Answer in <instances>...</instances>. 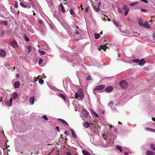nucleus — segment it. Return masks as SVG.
Returning a JSON list of instances; mask_svg holds the SVG:
<instances>
[{"label":"nucleus","instance_id":"a878e982","mask_svg":"<svg viewBox=\"0 0 155 155\" xmlns=\"http://www.w3.org/2000/svg\"><path fill=\"white\" fill-rule=\"evenodd\" d=\"M95 38L96 39H98L101 36V35L99 34L98 33H95Z\"/></svg>","mask_w":155,"mask_h":155},{"label":"nucleus","instance_id":"5701e85b","mask_svg":"<svg viewBox=\"0 0 155 155\" xmlns=\"http://www.w3.org/2000/svg\"><path fill=\"white\" fill-rule=\"evenodd\" d=\"M58 120L62 122L64 124H65L67 126H69L68 124L64 120L61 119H58Z\"/></svg>","mask_w":155,"mask_h":155},{"label":"nucleus","instance_id":"b1692460","mask_svg":"<svg viewBox=\"0 0 155 155\" xmlns=\"http://www.w3.org/2000/svg\"><path fill=\"white\" fill-rule=\"evenodd\" d=\"M82 152L83 153L84 155H91L90 153L86 150H82Z\"/></svg>","mask_w":155,"mask_h":155},{"label":"nucleus","instance_id":"7c9ffc66","mask_svg":"<svg viewBox=\"0 0 155 155\" xmlns=\"http://www.w3.org/2000/svg\"><path fill=\"white\" fill-rule=\"evenodd\" d=\"M69 11L70 12V13L71 15H75L74 10L72 9H71L69 10Z\"/></svg>","mask_w":155,"mask_h":155},{"label":"nucleus","instance_id":"c9c22d12","mask_svg":"<svg viewBox=\"0 0 155 155\" xmlns=\"http://www.w3.org/2000/svg\"><path fill=\"white\" fill-rule=\"evenodd\" d=\"M39 53L42 55H44L45 54V51H39Z\"/></svg>","mask_w":155,"mask_h":155},{"label":"nucleus","instance_id":"0e129e2a","mask_svg":"<svg viewBox=\"0 0 155 155\" xmlns=\"http://www.w3.org/2000/svg\"><path fill=\"white\" fill-rule=\"evenodd\" d=\"M118 124H122V123L121 122H120V121L118 122Z\"/></svg>","mask_w":155,"mask_h":155},{"label":"nucleus","instance_id":"4d7b16f0","mask_svg":"<svg viewBox=\"0 0 155 155\" xmlns=\"http://www.w3.org/2000/svg\"><path fill=\"white\" fill-rule=\"evenodd\" d=\"M154 145L153 144H151L150 145V146H151V148H153V147H154Z\"/></svg>","mask_w":155,"mask_h":155},{"label":"nucleus","instance_id":"6e6552de","mask_svg":"<svg viewBox=\"0 0 155 155\" xmlns=\"http://www.w3.org/2000/svg\"><path fill=\"white\" fill-rule=\"evenodd\" d=\"M12 98L11 97L9 101H6V103L8 106L11 107L12 106Z\"/></svg>","mask_w":155,"mask_h":155},{"label":"nucleus","instance_id":"9d476101","mask_svg":"<svg viewBox=\"0 0 155 155\" xmlns=\"http://www.w3.org/2000/svg\"><path fill=\"white\" fill-rule=\"evenodd\" d=\"M20 83L19 81H16L14 83V86L15 88H18L19 87Z\"/></svg>","mask_w":155,"mask_h":155},{"label":"nucleus","instance_id":"338daca9","mask_svg":"<svg viewBox=\"0 0 155 155\" xmlns=\"http://www.w3.org/2000/svg\"><path fill=\"white\" fill-rule=\"evenodd\" d=\"M76 28H77L78 29H79V27L78 26H76Z\"/></svg>","mask_w":155,"mask_h":155},{"label":"nucleus","instance_id":"20e7f679","mask_svg":"<svg viewBox=\"0 0 155 155\" xmlns=\"http://www.w3.org/2000/svg\"><path fill=\"white\" fill-rule=\"evenodd\" d=\"M105 87L104 85H100L96 87L95 89L93 90V93L95 94L96 90H101Z\"/></svg>","mask_w":155,"mask_h":155},{"label":"nucleus","instance_id":"680f3d73","mask_svg":"<svg viewBox=\"0 0 155 155\" xmlns=\"http://www.w3.org/2000/svg\"><path fill=\"white\" fill-rule=\"evenodd\" d=\"M32 12H33V15H36V14H35V12L34 11H33Z\"/></svg>","mask_w":155,"mask_h":155},{"label":"nucleus","instance_id":"9b49d317","mask_svg":"<svg viewBox=\"0 0 155 155\" xmlns=\"http://www.w3.org/2000/svg\"><path fill=\"white\" fill-rule=\"evenodd\" d=\"M113 23L114 25L118 28H119L121 26L120 22L118 21H117L115 20H114Z\"/></svg>","mask_w":155,"mask_h":155},{"label":"nucleus","instance_id":"c756f323","mask_svg":"<svg viewBox=\"0 0 155 155\" xmlns=\"http://www.w3.org/2000/svg\"><path fill=\"white\" fill-rule=\"evenodd\" d=\"M116 148L120 152H122V149L121 147L120 146L117 145L116 147Z\"/></svg>","mask_w":155,"mask_h":155},{"label":"nucleus","instance_id":"a18cd8bd","mask_svg":"<svg viewBox=\"0 0 155 155\" xmlns=\"http://www.w3.org/2000/svg\"><path fill=\"white\" fill-rule=\"evenodd\" d=\"M74 33L75 35H78L79 34V31L77 30L76 29L75 30V31L74 32Z\"/></svg>","mask_w":155,"mask_h":155},{"label":"nucleus","instance_id":"2eb2a0df","mask_svg":"<svg viewBox=\"0 0 155 155\" xmlns=\"http://www.w3.org/2000/svg\"><path fill=\"white\" fill-rule=\"evenodd\" d=\"M108 106L112 109H115V107L114 106V103L113 101H110L108 104Z\"/></svg>","mask_w":155,"mask_h":155},{"label":"nucleus","instance_id":"aec40b11","mask_svg":"<svg viewBox=\"0 0 155 155\" xmlns=\"http://www.w3.org/2000/svg\"><path fill=\"white\" fill-rule=\"evenodd\" d=\"M71 134L72 136L75 138H76L77 137V135L75 133V132L73 130L71 129Z\"/></svg>","mask_w":155,"mask_h":155},{"label":"nucleus","instance_id":"39448f33","mask_svg":"<svg viewBox=\"0 0 155 155\" xmlns=\"http://www.w3.org/2000/svg\"><path fill=\"white\" fill-rule=\"evenodd\" d=\"M82 115L84 117H87L89 115L88 112L87 110L86 109H84L82 111Z\"/></svg>","mask_w":155,"mask_h":155},{"label":"nucleus","instance_id":"c03bdc74","mask_svg":"<svg viewBox=\"0 0 155 155\" xmlns=\"http://www.w3.org/2000/svg\"><path fill=\"white\" fill-rule=\"evenodd\" d=\"M79 96L78 93H77L76 92L75 93V98H78V97Z\"/></svg>","mask_w":155,"mask_h":155},{"label":"nucleus","instance_id":"ddd939ff","mask_svg":"<svg viewBox=\"0 0 155 155\" xmlns=\"http://www.w3.org/2000/svg\"><path fill=\"white\" fill-rule=\"evenodd\" d=\"M6 55V51L3 49L0 50V55L2 57H5Z\"/></svg>","mask_w":155,"mask_h":155},{"label":"nucleus","instance_id":"2f4dec72","mask_svg":"<svg viewBox=\"0 0 155 155\" xmlns=\"http://www.w3.org/2000/svg\"><path fill=\"white\" fill-rule=\"evenodd\" d=\"M92 113L96 117H99L95 111L93 110H92Z\"/></svg>","mask_w":155,"mask_h":155},{"label":"nucleus","instance_id":"c85d7f7f","mask_svg":"<svg viewBox=\"0 0 155 155\" xmlns=\"http://www.w3.org/2000/svg\"><path fill=\"white\" fill-rule=\"evenodd\" d=\"M26 48L28 50V53H30L31 52V47L30 46H26Z\"/></svg>","mask_w":155,"mask_h":155},{"label":"nucleus","instance_id":"bb28decb","mask_svg":"<svg viewBox=\"0 0 155 155\" xmlns=\"http://www.w3.org/2000/svg\"><path fill=\"white\" fill-rule=\"evenodd\" d=\"M0 23L1 25H7V21H2L0 22Z\"/></svg>","mask_w":155,"mask_h":155},{"label":"nucleus","instance_id":"412c9836","mask_svg":"<svg viewBox=\"0 0 155 155\" xmlns=\"http://www.w3.org/2000/svg\"><path fill=\"white\" fill-rule=\"evenodd\" d=\"M143 26H144L145 28H150V26L148 25V21H146L144 24H143Z\"/></svg>","mask_w":155,"mask_h":155},{"label":"nucleus","instance_id":"ea45409f","mask_svg":"<svg viewBox=\"0 0 155 155\" xmlns=\"http://www.w3.org/2000/svg\"><path fill=\"white\" fill-rule=\"evenodd\" d=\"M141 11L142 12L146 13L147 12V10L146 9L141 8L140 9Z\"/></svg>","mask_w":155,"mask_h":155},{"label":"nucleus","instance_id":"603ef678","mask_svg":"<svg viewBox=\"0 0 155 155\" xmlns=\"http://www.w3.org/2000/svg\"><path fill=\"white\" fill-rule=\"evenodd\" d=\"M141 1L145 2L146 3H148V1L146 0H140Z\"/></svg>","mask_w":155,"mask_h":155},{"label":"nucleus","instance_id":"49530a36","mask_svg":"<svg viewBox=\"0 0 155 155\" xmlns=\"http://www.w3.org/2000/svg\"><path fill=\"white\" fill-rule=\"evenodd\" d=\"M89 8L88 7H86L85 9V10L86 13L88 12Z\"/></svg>","mask_w":155,"mask_h":155},{"label":"nucleus","instance_id":"6e6d98bb","mask_svg":"<svg viewBox=\"0 0 155 155\" xmlns=\"http://www.w3.org/2000/svg\"><path fill=\"white\" fill-rule=\"evenodd\" d=\"M56 129L58 130V132H60V130L59 129V127L58 126H57L56 127Z\"/></svg>","mask_w":155,"mask_h":155},{"label":"nucleus","instance_id":"f257e3e1","mask_svg":"<svg viewBox=\"0 0 155 155\" xmlns=\"http://www.w3.org/2000/svg\"><path fill=\"white\" fill-rule=\"evenodd\" d=\"M101 2H100L99 4H98V2L96 4V3H93L92 4V5L94 8L95 9V11L96 12H98L100 10L99 7Z\"/></svg>","mask_w":155,"mask_h":155},{"label":"nucleus","instance_id":"bf43d9fd","mask_svg":"<svg viewBox=\"0 0 155 155\" xmlns=\"http://www.w3.org/2000/svg\"><path fill=\"white\" fill-rule=\"evenodd\" d=\"M124 155H129L128 153L125 152L124 153Z\"/></svg>","mask_w":155,"mask_h":155},{"label":"nucleus","instance_id":"1a4fd4ad","mask_svg":"<svg viewBox=\"0 0 155 155\" xmlns=\"http://www.w3.org/2000/svg\"><path fill=\"white\" fill-rule=\"evenodd\" d=\"M113 89V88L112 86H109L105 88V91L107 92H110L112 91Z\"/></svg>","mask_w":155,"mask_h":155},{"label":"nucleus","instance_id":"cd10ccee","mask_svg":"<svg viewBox=\"0 0 155 155\" xmlns=\"http://www.w3.org/2000/svg\"><path fill=\"white\" fill-rule=\"evenodd\" d=\"M145 130L147 131H150L151 132H155V130H153L151 128L147 127L145 128Z\"/></svg>","mask_w":155,"mask_h":155},{"label":"nucleus","instance_id":"13d9d810","mask_svg":"<svg viewBox=\"0 0 155 155\" xmlns=\"http://www.w3.org/2000/svg\"><path fill=\"white\" fill-rule=\"evenodd\" d=\"M153 39L155 40V33H154L153 35Z\"/></svg>","mask_w":155,"mask_h":155},{"label":"nucleus","instance_id":"f3484780","mask_svg":"<svg viewBox=\"0 0 155 155\" xmlns=\"http://www.w3.org/2000/svg\"><path fill=\"white\" fill-rule=\"evenodd\" d=\"M90 124L89 122L86 121L84 123L83 126L86 128H88L90 126Z\"/></svg>","mask_w":155,"mask_h":155},{"label":"nucleus","instance_id":"72a5a7b5","mask_svg":"<svg viewBox=\"0 0 155 155\" xmlns=\"http://www.w3.org/2000/svg\"><path fill=\"white\" fill-rule=\"evenodd\" d=\"M133 62L134 63H138L139 60L138 59H135L133 60Z\"/></svg>","mask_w":155,"mask_h":155},{"label":"nucleus","instance_id":"052dcab7","mask_svg":"<svg viewBox=\"0 0 155 155\" xmlns=\"http://www.w3.org/2000/svg\"><path fill=\"white\" fill-rule=\"evenodd\" d=\"M152 120H153L155 121V117H152Z\"/></svg>","mask_w":155,"mask_h":155},{"label":"nucleus","instance_id":"8fccbe9b","mask_svg":"<svg viewBox=\"0 0 155 155\" xmlns=\"http://www.w3.org/2000/svg\"><path fill=\"white\" fill-rule=\"evenodd\" d=\"M64 133L66 135H68V132L67 131H65L64 132Z\"/></svg>","mask_w":155,"mask_h":155},{"label":"nucleus","instance_id":"f03ea898","mask_svg":"<svg viewBox=\"0 0 155 155\" xmlns=\"http://www.w3.org/2000/svg\"><path fill=\"white\" fill-rule=\"evenodd\" d=\"M120 86L124 89L126 88L127 86V83L125 80H122L120 83Z\"/></svg>","mask_w":155,"mask_h":155},{"label":"nucleus","instance_id":"f8f14e48","mask_svg":"<svg viewBox=\"0 0 155 155\" xmlns=\"http://www.w3.org/2000/svg\"><path fill=\"white\" fill-rule=\"evenodd\" d=\"M146 63V61L143 59L139 60L138 64L140 66H143Z\"/></svg>","mask_w":155,"mask_h":155},{"label":"nucleus","instance_id":"7ed1b4c3","mask_svg":"<svg viewBox=\"0 0 155 155\" xmlns=\"http://www.w3.org/2000/svg\"><path fill=\"white\" fill-rule=\"evenodd\" d=\"M10 45L14 48H16L18 47V45L16 40L14 39L10 42Z\"/></svg>","mask_w":155,"mask_h":155},{"label":"nucleus","instance_id":"e2e57ef3","mask_svg":"<svg viewBox=\"0 0 155 155\" xmlns=\"http://www.w3.org/2000/svg\"><path fill=\"white\" fill-rule=\"evenodd\" d=\"M82 5H81V9H82V10H83V9H84V8H83L82 7Z\"/></svg>","mask_w":155,"mask_h":155},{"label":"nucleus","instance_id":"5fc2aeb1","mask_svg":"<svg viewBox=\"0 0 155 155\" xmlns=\"http://www.w3.org/2000/svg\"><path fill=\"white\" fill-rule=\"evenodd\" d=\"M39 23L40 24H42V20H39Z\"/></svg>","mask_w":155,"mask_h":155},{"label":"nucleus","instance_id":"4c0bfd02","mask_svg":"<svg viewBox=\"0 0 155 155\" xmlns=\"http://www.w3.org/2000/svg\"><path fill=\"white\" fill-rule=\"evenodd\" d=\"M92 80V78L91 76H87L86 78V80L87 81L90 80Z\"/></svg>","mask_w":155,"mask_h":155},{"label":"nucleus","instance_id":"37998d69","mask_svg":"<svg viewBox=\"0 0 155 155\" xmlns=\"http://www.w3.org/2000/svg\"><path fill=\"white\" fill-rule=\"evenodd\" d=\"M25 39L26 41H29V38L27 36H25Z\"/></svg>","mask_w":155,"mask_h":155},{"label":"nucleus","instance_id":"e433bc0d","mask_svg":"<svg viewBox=\"0 0 155 155\" xmlns=\"http://www.w3.org/2000/svg\"><path fill=\"white\" fill-rule=\"evenodd\" d=\"M44 81L42 79H40L39 81V82L40 84H43L44 83Z\"/></svg>","mask_w":155,"mask_h":155},{"label":"nucleus","instance_id":"864d4df0","mask_svg":"<svg viewBox=\"0 0 155 155\" xmlns=\"http://www.w3.org/2000/svg\"><path fill=\"white\" fill-rule=\"evenodd\" d=\"M15 77L16 78H18L19 77V75L18 74H16Z\"/></svg>","mask_w":155,"mask_h":155},{"label":"nucleus","instance_id":"774afa93","mask_svg":"<svg viewBox=\"0 0 155 155\" xmlns=\"http://www.w3.org/2000/svg\"><path fill=\"white\" fill-rule=\"evenodd\" d=\"M2 35H4V31H2Z\"/></svg>","mask_w":155,"mask_h":155},{"label":"nucleus","instance_id":"a19ab883","mask_svg":"<svg viewBox=\"0 0 155 155\" xmlns=\"http://www.w3.org/2000/svg\"><path fill=\"white\" fill-rule=\"evenodd\" d=\"M139 24V25L141 26H143V22L141 21H138Z\"/></svg>","mask_w":155,"mask_h":155},{"label":"nucleus","instance_id":"a211bd4d","mask_svg":"<svg viewBox=\"0 0 155 155\" xmlns=\"http://www.w3.org/2000/svg\"><path fill=\"white\" fill-rule=\"evenodd\" d=\"M18 94L16 92L13 93L12 94V97H13V99H16L18 97Z\"/></svg>","mask_w":155,"mask_h":155},{"label":"nucleus","instance_id":"3c124183","mask_svg":"<svg viewBox=\"0 0 155 155\" xmlns=\"http://www.w3.org/2000/svg\"><path fill=\"white\" fill-rule=\"evenodd\" d=\"M66 155H72V154L70 152H68L66 153Z\"/></svg>","mask_w":155,"mask_h":155},{"label":"nucleus","instance_id":"de8ad7c7","mask_svg":"<svg viewBox=\"0 0 155 155\" xmlns=\"http://www.w3.org/2000/svg\"><path fill=\"white\" fill-rule=\"evenodd\" d=\"M15 7L16 8H17L18 7V3L16 2H15Z\"/></svg>","mask_w":155,"mask_h":155},{"label":"nucleus","instance_id":"4be33fe9","mask_svg":"<svg viewBox=\"0 0 155 155\" xmlns=\"http://www.w3.org/2000/svg\"><path fill=\"white\" fill-rule=\"evenodd\" d=\"M146 155H153V152L150 150L147 151L146 153Z\"/></svg>","mask_w":155,"mask_h":155},{"label":"nucleus","instance_id":"58836bf2","mask_svg":"<svg viewBox=\"0 0 155 155\" xmlns=\"http://www.w3.org/2000/svg\"><path fill=\"white\" fill-rule=\"evenodd\" d=\"M42 118L45 120H48V118L47 116L46 115H44L42 116Z\"/></svg>","mask_w":155,"mask_h":155},{"label":"nucleus","instance_id":"f704fd0d","mask_svg":"<svg viewBox=\"0 0 155 155\" xmlns=\"http://www.w3.org/2000/svg\"><path fill=\"white\" fill-rule=\"evenodd\" d=\"M20 5L22 7L24 8H25L28 7V5H24V4L22 2H21L20 3Z\"/></svg>","mask_w":155,"mask_h":155},{"label":"nucleus","instance_id":"dca6fc26","mask_svg":"<svg viewBox=\"0 0 155 155\" xmlns=\"http://www.w3.org/2000/svg\"><path fill=\"white\" fill-rule=\"evenodd\" d=\"M29 101L30 104L32 105L34 103L35 101V97L34 96H32L29 98Z\"/></svg>","mask_w":155,"mask_h":155},{"label":"nucleus","instance_id":"473e14b6","mask_svg":"<svg viewBox=\"0 0 155 155\" xmlns=\"http://www.w3.org/2000/svg\"><path fill=\"white\" fill-rule=\"evenodd\" d=\"M138 3V2H137L131 3L130 5V6H134Z\"/></svg>","mask_w":155,"mask_h":155},{"label":"nucleus","instance_id":"6ab92c4d","mask_svg":"<svg viewBox=\"0 0 155 155\" xmlns=\"http://www.w3.org/2000/svg\"><path fill=\"white\" fill-rule=\"evenodd\" d=\"M60 6L61 8L62 12V13H65V10L64 8V7L63 6V4L61 3L60 5Z\"/></svg>","mask_w":155,"mask_h":155},{"label":"nucleus","instance_id":"423d86ee","mask_svg":"<svg viewBox=\"0 0 155 155\" xmlns=\"http://www.w3.org/2000/svg\"><path fill=\"white\" fill-rule=\"evenodd\" d=\"M122 9L125 12V13H124V15L125 16H126L129 12V8H127V5H124L122 8Z\"/></svg>","mask_w":155,"mask_h":155},{"label":"nucleus","instance_id":"393cba45","mask_svg":"<svg viewBox=\"0 0 155 155\" xmlns=\"http://www.w3.org/2000/svg\"><path fill=\"white\" fill-rule=\"evenodd\" d=\"M58 96L61 97V98L63 99L64 101L66 100V97L64 95L61 94H59Z\"/></svg>","mask_w":155,"mask_h":155},{"label":"nucleus","instance_id":"4468645a","mask_svg":"<svg viewBox=\"0 0 155 155\" xmlns=\"http://www.w3.org/2000/svg\"><path fill=\"white\" fill-rule=\"evenodd\" d=\"M108 47H107L106 45H101V46L98 49L99 51H100L101 49H103L104 51H106L107 48H108Z\"/></svg>","mask_w":155,"mask_h":155},{"label":"nucleus","instance_id":"09e8293b","mask_svg":"<svg viewBox=\"0 0 155 155\" xmlns=\"http://www.w3.org/2000/svg\"><path fill=\"white\" fill-rule=\"evenodd\" d=\"M43 61V60L41 59H40L38 62L39 64H41L42 62Z\"/></svg>","mask_w":155,"mask_h":155},{"label":"nucleus","instance_id":"0eeeda50","mask_svg":"<svg viewBox=\"0 0 155 155\" xmlns=\"http://www.w3.org/2000/svg\"><path fill=\"white\" fill-rule=\"evenodd\" d=\"M78 92L79 97L81 99L83 98L84 97V94L82 92V90L81 89H79L78 90Z\"/></svg>","mask_w":155,"mask_h":155},{"label":"nucleus","instance_id":"79ce46f5","mask_svg":"<svg viewBox=\"0 0 155 155\" xmlns=\"http://www.w3.org/2000/svg\"><path fill=\"white\" fill-rule=\"evenodd\" d=\"M118 12L120 14L122 13L123 12L122 10L120 8H118Z\"/></svg>","mask_w":155,"mask_h":155},{"label":"nucleus","instance_id":"69168bd1","mask_svg":"<svg viewBox=\"0 0 155 155\" xmlns=\"http://www.w3.org/2000/svg\"><path fill=\"white\" fill-rule=\"evenodd\" d=\"M153 150L155 151V147H153Z\"/></svg>","mask_w":155,"mask_h":155}]
</instances>
